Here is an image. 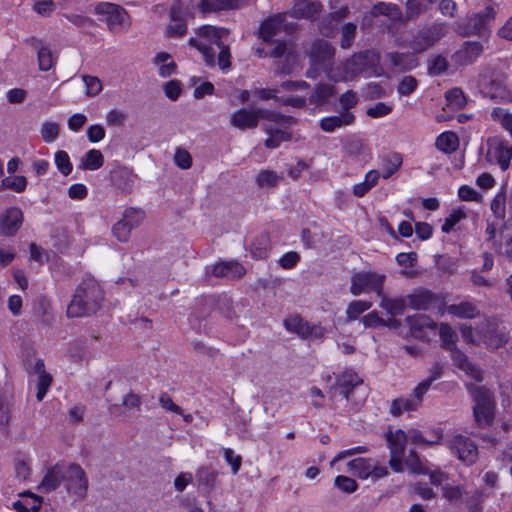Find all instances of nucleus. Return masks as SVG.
Instances as JSON below:
<instances>
[{"mask_svg": "<svg viewBox=\"0 0 512 512\" xmlns=\"http://www.w3.org/2000/svg\"><path fill=\"white\" fill-rule=\"evenodd\" d=\"M309 60V67L305 72L307 78L316 79L321 73L335 82H339L338 77L333 70L335 64V47L323 39L314 40L305 51Z\"/></svg>", "mask_w": 512, "mask_h": 512, "instance_id": "1", "label": "nucleus"}, {"mask_svg": "<svg viewBox=\"0 0 512 512\" xmlns=\"http://www.w3.org/2000/svg\"><path fill=\"white\" fill-rule=\"evenodd\" d=\"M473 401V417L477 427L484 429L493 424L496 402L492 391L484 386H467Z\"/></svg>", "mask_w": 512, "mask_h": 512, "instance_id": "2", "label": "nucleus"}, {"mask_svg": "<svg viewBox=\"0 0 512 512\" xmlns=\"http://www.w3.org/2000/svg\"><path fill=\"white\" fill-rule=\"evenodd\" d=\"M478 85L483 96L499 103L512 102V91L504 74L495 71L481 74Z\"/></svg>", "mask_w": 512, "mask_h": 512, "instance_id": "3", "label": "nucleus"}, {"mask_svg": "<svg viewBox=\"0 0 512 512\" xmlns=\"http://www.w3.org/2000/svg\"><path fill=\"white\" fill-rule=\"evenodd\" d=\"M98 15L106 23L112 34H120L129 31L132 20L128 12L120 5L110 2L98 3Z\"/></svg>", "mask_w": 512, "mask_h": 512, "instance_id": "4", "label": "nucleus"}, {"mask_svg": "<svg viewBox=\"0 0 512 512\" xmlns=\"http://www.w3.org/2000/svg\"><path fill=\"white\" fill-rule=\"evenodd\" d=\"M386 275L375 271H358L351 276L350 293L354 296L374 292L378 297L384 292Z\"/></svg>", "mask_w": 512, "mask_h": 512, "instance_id": "5", "label": "nucleus"}, {"mask_svg": "<svg viewBox=\"0 0 512 512\" xmlns=\"http://www.w3.org/2000/svg\"><path fill=\"white\" fill-rule=\"evenodd\" d=\"M447 34L445 23H432L431 25L418 30L408 41L407 46L414 53H422L436 45Z\"/></svg>", "mask_w": 512, "mask_h": 512, "instance_id": "6", "label": "nucleus"}, {"mask_svg": "<svg viewBox=\"0 0 512 512\" xmlns=\"http://www.w3.org/2000/svg\"><path fill=\"white\" fill-rule=\"evenodd\" d=\"M378 55L370 50L354 54L347 59L343 65L344 74L338 75L340 81L353 79L363 72L373 70L378 64Z\"/></svg>", "mask_w": 512, "mask_h": 512, "instance_id": "7", "label": "nucleus"}, {"mask_svg": "<svg viewBox=\"0 0 512 512\" xmlns=\"http://www.w3.org/2000/svg\"><path fill=\"white\" fill-rule=\"evenodd\" d=\"M447 446L451 453L467 466L478 460V447L469 437L461 434L454 435L447 441Z\"/></svg>", "mask_w": 512, "mask_h": 512, "instance_id": "8", "label": "nucleus"}, {"mask_svg": "<svg viewBox=\"0 0 512 512\" xmlns=\"http://www.w3.org/2000/svg\"><path fill=\"white\" fill-rule=\"evenodd\" d=\"M408 435L401 429L386 433L387 446L390 450L389 466L397 473L403 472V456Z\"/></svg>", "mask_w": 512, "mask_h": 512, "instance_id": "9", "label": "nucleus"}, {"mask_svg": "<svg viewBox=\"0 0 512 512\" xmlns=\"http://www.w3.org/2000/svg\"><path fill=\"white\" fill-rule=\"evenodd\" d=\"M297 24L287 22V13H277L266 19L260 26L259 34L265 42H270L281 31L292 34L296 31Z\"/></svg>", "mask_w": 512, "mask_h": 512, "instance_id": "10", "label": "nucleus"}, {"mask_svg": "<svg viewBox=\"0 0 512 512\" xmlns=\"http://www.w3.org/2000/svg\"><path fill=\"white\" fill-rule=\"evenodd\" d=\"M495 14L494 8L488 6L483 11L469 16L467 18L469 24L466 27H463L462 24H458L460 33L463 36L485 35L488 32V25L495 19Z\"/></svg>", "mask_w": 512, "mask_h": 512, "instance_id": "11", "label": "nucleus"}, {"mask_svg": "<svg viewBox=\"0 0 512 512\" xmlns=\"http://www.w3.org/2000/svg\"><path fill=\"white\" fill-rule=\"evenodd\" d=\"M362 383L363 380L357 373L353 371H345L337 378L335 386L347 401L358 406L365 400V394H363L359 399H356L354 397V393Z\"/></svg>", "mask_w": 512, "mask_h": 512, "instance_id": "12", "label": "nucleus"}, {"mask_svg": "<svg viewBox=\"0 0 512 512\" xmlns=\"http://www.w3.org/2000/svg\"><path fill=\"white\" fill-rule=\"evenodd\" d=\"M483 342L491 349H497L508 341V334L498 328L496 320H485L478 328Z\"/></svg>", "mask_w": 512, "mask_h": 512, "instance_id": "13", "label": "nucleus"}, {"mask_svg": "<svg viewBox=\"0 0 512 512\" xmlns=\"http://www.w3.org/2000/svg\"><path fill=\"white\" fill-rule=\"evenodd\" d=\"M322 10V4L317 0H293L289 12L286 13L292 18L314 21Z\"/></svg>", "mask_w": 512, "mask_h": 512, "instance_id": "14", "label": "nucleus"}, {"mask_svg": "<svg viewBox=\"0 0 512 512\" xmlns=\"http://www.w3.org/2000/svg\"><path fill=\"white\" fill-rule=\"evenodd\" d=\"M385 16L393 23L403 21V13L400 7L394 3L378 2L363 16V26H370L373 18Z\"/></svg>", "mask_w": 512, "mask_h": 512, "instance_id": "15", "label": "nucleus"}, {"mask_svg": "<svg viewBox=\"0 0 512 512\" xmlns=\"http://www.w3.org/2000/svg\"><path fill=\"white\" fill-rule=\"evenodd\" d=\"M188 11L177 2L170 9V24L167 27L166 34L170 38H179L187 32Z\"/></svg>", "mask_w": 512, "mask_h": 512, "instance_id": "16", "label": "nucleus"}, {"mask_svg": "<svg viewBox=\"0 0 512 512\" xmlns=\"http://www.w3.org/2000/svg\"><path fill=\"white\" fill-rule=\"evenodd\" d=\"M487 157L490 162L497 163L505 171L512 159V147L499 139L488 140Z\"/></svg>", "mask_w": 512, "mask_h": 512, "instance_id": "17", "label": "nucleus"}, {"mask_svg": "<svg viewBox=\"0 0 512 512\" xmlns=\"http://www.w3.org/2000/svg\"><path fill=\"white\" fill-rule=\"evenodd\" d=\"M410 329V334L417 339H427V330H435L437 324L425 314L408 316L405 319Z\"/></svg>", "mask_w": 512, "mask_h": 512, "instance_id": "18", "label": "nucleus"}, {"mask_svg": "<svg viewBox=\"0 0 512 512\" xmlns=\"http://www.w3.org/2000/svg\"><path fill=\"white\" fill-rule=\"evenodd\" d=\"M230 123L240 130L255 129L259 124L258 108L235 111L231 114Z\"/></svg>", "mask_w": 512, "mask_h": 512, "instance_id": "19", "label": "nucleus"}, {"mask_svg": "<svg viewBox=\"0 0 512 512\" xmlns=\"http://www.w3.org/2000/svg\"><path fill=\"white\" fill-rule=\"evenodd\" d=\"M356 116L353 112H340L338 115L324 117L319 122L323 132L333 133L337 129L345 128L354 124Z\"/></svg>", "mask_w": 512, "mask_h": 512, "instance_id": "20", "label": "nucleus"}, {"mask_svg": "<svg viewBox=\"0 0 512 512\" xmlns=\"http://www.w3.org/2000/svg\"><path fill=\"white\" fill-rule=\"evenodd\" d=\"M32 376L35 377L33 380L36 383L37 393L36 398L38 401H42L47 394L51 384L52 376L46 371L44 362L37 360L33 366Z\"/></svg>", "mask_w": 512, "mask_h": 512, "instance_id": "21", "label": "nucleus"}, {"mask_svg": "<svg viewBox=\"0 0 512 512\" xmlns=\"http://www.w3.org/2000/svg\"><path fill=\"white\" fill-rule=\"evenodd\" d=\"M23 222V213L17 207L7 209L0 219V233L10 236L14 235Z\"/></svg>", "mask_w": 512, "mask_h": 512, "instance_id": "22", "label": "nucleus"}, {"mask_svg": "<svg viewBox=\"0 0 512 512\" xmlns=\"http://www.w3.org/2000/svg\"><path fill=\"white\" fill-rule=\"evenodd\" d=\"M412 52H389L385 55L386 60L390 63L391 67L397 71H410L419 65L418 58Z\"/></svg>", "mask_w": 512, "mask_h": 512, "instance_id": "23", "label": "nucleus"}, {"mask_svg": "<svg viewBox=\"0 0 512 512\" xmlns=\"http://www.w3.org/2000/svg\"><path fill=\"white\" fill-rule=\"evenodd\" d=\"M88 312V291L86 288L79 286L70 304L67 307L68 317H82Z\"/></svg>", "mask_w": 512, "mask_h": 512, "instance_id": "24", "label": "nucleus"}, {"mask_svg": "<svg viewBox=\"0 0 512 512\" xmlns=\"http://www.w3.org/2000/svg\"><path fill=\"white\" fill-rule=\"evenodd\" d=\"M337 91L333 84L320 82L315 85L308 101L315 106H324L329 103L330 99L336 95Z\"/></svg>", "mask_w": 512, "mask_h": 512, "instance_id": "25", "label": "nucleus"}, {"mask_svg": "<svg viewBox=\"0 0 512 512\" xmlns=\"http://www.w3.org/2000/svg\"><path fill=\"white\" fill-rule=\"evenodd\" d=\"M408 306L415 310H427L434 304L437 297L427 289H417L407 296Z\"/></svg>", "mask_w": 512, "mask_h": 512, "instance_id": "26", "label": "nucleus"}, {"mask_svg": "<svg viewBox=\"0 0 512 512\" xmlns=\"http://www.w3.org/2000/svg\"><path fill=\"white\" fill-rule=\"evenodd\" d=\"M246 273L244 266L236 261L221 262L214 265L212 274L215 277L240 279Z\"/></svg>", "mask_w": 512, "mask_h": 512, "instance_id": "27", "label": "nucleus"}, {"mask_svg": "<svg viewBox=\"0 0 512 512\" xmlns=\"http://www.w3.org/2000/svg\"><path fill=\"white\" fill-rule=\"evenodd\" d=\"M263 129L268 135V138L265 140L267 148L274 149L279 147L282 142L291 140V134L288 131L275 128L271 124H264Z\"/></svg>", "mask_w": 512, "mask_h": 512, "instance_id": "28", "label": "nucleus"}, {"mask_svg": "<svg viewBox=\"0 0 512 512\" xmlns=\"http://www.w3.org/2000/svg\"><path fill=\"white\" fill-rule=\"evenodd\" d=\"M379 298L381 300L379 306L392 316L402 315L408 306L407 299L404 297L389 298L383 292Z\"/></svg>", "mask_w": 512, "mask_h": 512, "instance_id": "29", "label": "nucleus"}, {"mask_svg": "<svg viewBox=\"0 0 512 512\" xmlns=\"http://www.w3.org/2000/svg\"><path fill=\"white\" fill-rule=\"evenodd\" d=\"M87 488V481L84 477V472L78 466H74L70 469V481L68 484V490L77 495L82 496Z\"/></svg>", "mask_w": 512, "mask_h": 512, "instance_id": "30", "label": "nucleus"}, {"mask_svg": "<svg viewBox=\"0 0 512 512\" xmlns=\"http://www.w3.org/2000/svg\"><path fill=\"white\" fill-rule=\"evenodd\" d=\"M259 120L267 121V124H278L281 126H291L296 123V119L292 116L281 114L277 111L258 108Z\"/></svg>", "mask_w": 512, "mask_h": 512, "instance_id": "31", "label": "nucleus"}, {"mask_svg": "<svg viewBox=\"0 0 512 512\" xmlns=\"http://www.w3.org/2000/svg\"><path fill=\"white\" fill-rule=\"evenodd\" d=\"M254 259H266L270 253V238L268 234H261L254 239L250 247Z\"/></svg>", "mask_w": 512, "mask_h": 512, "instance_id": "32", "label": "nucleus"}, {"mask_svg": "<svg viewBox=\"0 0 512 512\" xmlns=\"http://www.w3.org/2000/svg\"><path fill=\"white\" fill-rule=\"evenodd\" d=\"M447 312L458 318L471 319L478 315L477 307L474 303L463 301L459 304H451L447 306Z\"/></svg>", "mask_w": 512, "mask_h": 512, "instance_id": "33", "label": "nucleus"}, {"mask_svg": "<svg viewBox=\"0 0 512 512\" xmlns=\"http://www.w3.org/2000/svg\"><path fill=\"white\" fill-rule=\"evenodd\" d=\"M380 173L377 170H370L366 173L364 181L357 183L353 186L352 192L356 197H363L368 193L378 182Z\"/></svg>", "mask_w": 512, "mask_h": 512, "instance_id": "34", "label": "nucleus"}, {"mask_svg": "<svg viewBox=\"0 0 512 512\" xmlns=\"http://www.w3.org/2000/svg\"><path fill=\"white\" fill-rule=\"evenodd\" d=\"M217 476V471L209 466H202L196 472L198 485L206 491H211L214 488Z\"/></svg>", "mask_w": 512, "mask_h": 512, "instance_id": "35", "label": "nucleus"}, {"mask_svg": "<svg viewBox=\"0 0 512 512\" xmlns=\"http://www.w3.org/2000/svg\"><path fill=\"white\" fill-rule=\"evenodd\" d=\"M482 51L483 46L480 42H466L458 52V57L462 64H471L481 55Z\"/></svg>", "mask_w": 512, "mask_h": 512, "instance_id": "36", "label": "nucleus"}, {"mask_svg": "<svg viewBox=\"0 0 512 512\" xmlns=\"http://www.w3.org/2000/svg\"><path fill=\"white\" fill-rule=\"evenodd\" d=\"M435 146L444 153H452L459 146V139L454 132H444L436 138Z\"/></svg>", "mask_w": 512, "mask_h": 512, "instance_id": "37", "label": "nucleus"}, {"mask_svg": "<svg viewBox=\"0 0 512 512\" xmlns=\"http://www.w3.org/2000/svg\"><path fill=\"white\" fill-rule=\"evenodd\" d=\"M134 179L135 175L127 168H119L111 173V180L118 189H129Z\"/></svg>", "mask_w": 512, "mask_h": 512, "instance_id": "38", "label": "nucleus"}, {"mask_svg": "<svg viewBox=\"0 0 512 512\" xmlns=\"http://www.w3.org/2000/svg\"><path fill=\"white\" fill-rule=\"evenodd\" d=\"M403 162L402 156L399 153H393L385 157L382 161L381 171L384 179L390 178L401 167Z\"/></svg>", "mask_w": 512, "mask_h": 512, "instance_id": "39", "label": "nucleus"}, {"mask_svg": "<svg viewBox=\"0 0 512 512\" xmlns=\"http://www.w3.org/2000/svg\"><path fill=\"white\" fill-rule=\"evenodd\" d=\"M198 34L211 44H216L229 34V30L225 28H216L210 25H204L199 28Z\"/></svg>", "mask_w": 512, "mask_h": 512, "instance_id": "40", "label": "nucleus"}, {"mask_svg": "<svg viewBox=\"0 0 512 512\" xmlns=\"http://www.w3.org/2000/svg\"><path fill=\"white\" fill-rule=\"evenodd\" d=\"M432 4H428L427 0H407L406 1V18L407 20H415L421 14L426 13Z\"/></svg>", "mask_w": 512, "mask_h": 512, "instance_id": "41", "label": "nucleus"}, {"mask_svg": "<svg viewBox=\"0 0 512 512\" xmlns=\"http://www.w3.org/2000/svg\"><path fill=\"white\" fill-rule=\"evenodd\" d=\"M350 470L360 478L366 479L371 474L372 463L370 459L356 458L348 463Z\"/></svg>", "mask_w": 512, "mask_h": 512, "instance_id": "42", "label": "nucleus"}, {"mask_svg": "<svg viewBox=\"0 0 512 512\" xmlns=\"http://www.w3.org/2000/svg\"><path fill=\"white\" fill-rule=\"evenodd\" d=\"M439 335L443 347L447 350H453L456 346L457 334L447 323H441L439 326Z\"/></svg>", "mask_w": 512, "mask_h": 512, "instance_id": "43", "label": "nucleus"}, {"mask_svg": "<svg viewBox=\"0 0 512 512\" xmlns=\"http://www.w3.org/2000/svg\"><path fill=\"white\" fill-rule=\"evenodd\" d=\"M297 335L302 339H323L325 336V329L320 325L311 324L308 321H305Z\"/></svg>", "mask_w": 512, "mask_h": 512, "instance_id": "44", "label": "nucleus"}, {"mask_svg": "<svg viewBox=\"0 0 512 512\" xmlns=\"http://www.w3.org/2000/svg\"><path fill=\"white\" fill-rule=\"evenodd\" d=\"M340 33V46L343 49H348L354 43L357 33V26L354 23L348 22L342 26Z\"/></svg>", "mask_w": 512, "mask_h": 512, "instance_id": "45", "label": "nucleus"}, {"mask_svg": "<svg viewBox=\"0 0 512 512\" xmlns=\"http://www.w3.org/2000/svg\"><path fill=\"white\" fill-rule=\"evenodd\" d=\"M418 408L415 406V404L412 402L410 398H397L394 399L390 406V413L398 417L400 416L404 411L411 412L416 411Z\"/></svg>", "mask_w": 512, "mask_h": 512, "instance_id": "46", "label": "nucleus"}, {"mask_svg": "<svg viewBox=\"0 0 512 512\" xmlns=\"http://www.w3.org/2000/svg\"><path fill=\"white\" fill-rule=\"evenodd\" d=\"M372 306L371 302L362 301V300H354L349 303L346 309V318L348 321H353L358 318V316L365 311L369 310Z\"/></svg>", "mask_w": 512, "mask_h": 512, "instance_id": "47", "label": "nucleus"}, {"mask_svg": "<svg viewBox=\"0 0 512 512\" xmlns=\"http://www.w3.org/2000/svg\"><path fill=\"white\" fill-rule=\"evenodd\" d=\"M145 218V212L140 208L129 207L124 210L122 219L132 228L138 227Z\"/></svg>", "mask_w": 512, "mask_h": 512, "instance_id": "48", "label": "nucleus"}, {"mask_svg": "<svg viewBox=\"0 0 512 512\" xmlns=\"http://www.w3.org/2000/svg\"><path fill=\"white\" fill-rule=\"evenodd\" d=\"M448 106L453 110H459L465 107L467 100L460 88H454L446 92Z\"/></svg>", "mask_w": 512, "mask_h": 512, "instance_id": "49", "label": "nucleus"}, {"mask_svg": "<svg viewBox=\"0 0 512 512\" xmlns=\"http://www.w3.org/2000/svg\"><path fill=\"white\" fill-rule=\"evenodd\" d=\"M40 500L38 497L29 494L24 496L23 500H18L13 503V507L17 512H31L38 510L40 507Z\"/></svg>", "mask_w": 512, "mask_h": 512, "instance_id": "50", "label": "nucleus"}, {"mask_svg": "<svg viewBox=\"0 0 512 512\" xmlns=\"http://www.w3.org/2000/svg\"><path fill=\"white\" fill-rule=\"evenodd\" d=\"M280 179V176L272 170H261L256 176V183L260 188H270L275 187Z\"/></svg>", "mask_w": 512, "mask_h": 512, "instance_id": "51", "label": "nucleus"}, {"mask_svg": "<svg viewBox=\"0 0 512 512\" xmlns=\"http://www.w3.org/2000/svg\"><path fill=\"white\" fill-rule=\"evenodd\" d=\"M189 45L199 50L205 60L207 66L213 67L215 65L214 50L203 41H198L195 38L189 39Z\"/></svg>", "mask_w": 512, "mask_h": 512, "instance_id": "52", "label": "nucleus"}, {"mask_svg": "<svg viewBox=\"0 0 512 512\" xmlns=\"http://www.w3.org/2000/svg\"><path fill=\"white\" fill-rule=\"evenodd\" d=\"M437 268L446 274H455L458 269V260L447 255H439L436 258Z\"/></svg>", "mask_w": 512, "mask_h": 512, "instance_id": "53", "label": "nucleus"}, {"mask_svg": "<svg viewBox=\"0 0 512 512\" xmlns=\"http://www.w3.org/2000/svg\"><path fill=\"white\" fill-rule=\"evenodd\" d=\"M54 162L58 171L64 176H67L72 172L73 166L67 152L62 150L57 151L55 153Z\"/></svg>", "mask_w": 512, "mask_h": 512, "instance_id": "54", "label": "nucleus"}, {"mask_svg": "<svg viewBox=\"0 0 512 512\" xmlns=\"http://www.w3.org/2000/svg\"><path fill=\"white\" fill-rule=\"evenodd\" d=\"M506 193L500 191L491 201L490 208L497 219L503 220L506 215L505 211Z\"/></svg>", "mask_w": 512, "mask_h": 512, "instance_id": "55", "label": "nucleus"}, {"mask_svg": "<svg viewBox=\"0 0 512 512\" xmlns=\"http://www.w3.org/2000/svg\"><path fill=\"white\" fill-rule=\"evenodd\" d=\"M407 435L413 443L425 444V445H429V446L436 445V444L440 443V440L442 438V434L439 431L434 432V437L432 439H426L422 435V432L415 430V429L410 430Z\"/></svg>", "mask_w": 512, "mask_h": 512, "instance_id": "56", "label": "nucleus"}, {"mask_svg": "<svg viewBox=\"0 0 512 512\" xmlns=\"http://www.w3.org/2000/svg\"><path fill=\"white\" fill-rule=\"evenodd\" d=\"M40 133L44 142L52 143L59 135V125L56 122L46 121L42 124Z\"/></svg>", "mask_w": 512, "mask_h": 512, "instance_id": "57", "label": "nucleus"}, {"mask_svg": "<svg viewBox=\"0 0 512 512\" xmlns=\"http://www.w3.org/2000/svg\"><path fill=\"white\" fill-rule=\"evenodd\" d=\"M2 187L16 193L23 192L27 187V179L24 176L6 177L2 180Z\"/></svg>", "mask_w": 512, "mask_h": 512, "instance_id": "58", "label": "nucleus"}, {"mask_svg": "<svg viewBox=\"0 0 512 512\" xmlns=\"http://www.w3.org/2000/svg\"><path fill=\"white\" fill-rule=\"evenodd\" d=\"M133 229L121 218L112 227L114 237L120 242H127L130 239Z\"/></svg>", "mask_w": 512, "mask_h": 512, "instance_id": "59", "label": "nucleus"}, {"mask_svg": "<svg viewBox=\"0 0 512 512\" xmlns=\"http://www.w3.org/2000/svg\"><path fill=\"white\" fill-rule=\"evenodd\" d=\"M405 464L408 467V469L416 474H428V470L423 466V464L420 461V458L418 454L411 450L409 452V455L405 459Z\"/></svg>", "mask_w": 512, "mask_h": 512, "instance_id": "60", "label": "nucleus"}, {"mask_svg": "<svg viewBox=\"0 0 512 512\" xmlns=\"http://www.w3.org/2000/svg\"><path fill=\"white\" fill-rule=\"evenodd\" d=\"M358 101V95L353 90H348L341 94L339 97L341 112H351L350 110L357 105Z\"/></svg>", "mask_w": 512, "mask_h": 512, "instance_id": "61", "label": "nucleus"}, {"mask_svg": "<svg viewBox=\"0 0 512 512\" xmlns=\"http://www.w3.org/2000/svg\"><path fill=\"white\" fill-rule=\"evenodd\" d=\"M219 48L217 64L221 70L228 69L231 66L230 61V48L225 45L222 40L215 44Z\"/></svg>", "mask_w": 512, "mask_h": 512, "instance_id": "62", "label": "nucleus"}, {"mask_svg": "<svg viewBox=\"0 0 512 512\" xmlns=\"http://www.w3.org/2000/svg\"><path fill=\"white\" fill-rule=\"evenodd\" d=\"M418 86V81L413 76H405L400 81L397 91L402 96H408L413 93Z\"/></svg>", "mask_w": 512, "mask_h": 512, "instance_id": "63", "label": "nucleus"}, {"mask_svg": "<svg viewBox=\"0 0 512 512\" xmlns=\"http://www.w3.org/2000/svg\"><path fill=\"white\" fill-rule=\"evenodd\" d=\"M448 68V62L446 58L442 56H436L433 58L428 65V72L431 76H438L444 73Z\"/></svg>", "mask_w": 512, "mask_h": 512, "instance_id": "64", "label": "nucleus"}]
</instances>
